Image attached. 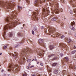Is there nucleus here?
<instances>
[{
    "instance_id": "774afa93",
    "label": "nucleus",
    "mask_w": 76,
    "mask_h": 76,
    "mask_svg": "<svg viewBox=\"0 0 76 76\" xmlns=\"http://www.w3.org/2000/svg\"><path fill=\"white\" fill-rule=\"evenodd\" d=\"M10 49H12V48H10Z\"/></svg>"
},
{
    "instance_id": "e433bc0d",
    "label": "nucleus",
    "mask_w": 76,
    "mask_h": 76,
    "mask_svg": "<svg viewBox=\"0 0 76 76\" xmlns=\"http://www.w3.org/2000/svg\"><path fill=\"white\" fill-rule=\"evenodd\" d=\"M18 35L19 36H20V33H18Z\"/></svg>"
},
{
    "instance_id": "bb28decb",
    "label": "nucleus",
    "mask_w": 76,
    "mask_h": 76,
    "mask_svg": "<svg viewBox=\"0 0 76 76\" xmlns=\"http://www.w3.org/2000/svg\"><path fill=\"white\" fill-rule=\"evenodd\" d=\"M12 33H10V37H12Z\"/></svg>"
},
{
    "instance_id": "f03ea898",
    "label": "nucleus",
    "mask_w": 76,
    "mask_h": 76,
    "mask_svg": "<svg viewBox=\"0 0 76 76\" xmlns=\"http://www.w3.org/2000/svg\"><path fill=\"white\" fill-rule=\"evenodd\" d=\"M23 62H24V61L20 60L18 61H17L16 64L15 65H13V64L10 62L9 67V71H13V69H14V68H15V69L14 72H18V71H19L20 67L18 66V64H22Z\"/></svg>"
},
{
    "instance_id": "37998d69",
    "label": "nucleus",
    "mask_w": 76,
    "mask_h": 76,
    "mask_svg": "<svg viewBox=\"0 0 76 76\" xmlns=\"http://www.w3.org/2000/svg\"><path fill=\"white\" fill-rule=\"evenodd\" d=\"M76 46H74V47H73V48H74V49H75V48H76Z\"/></svg>"
},
{
    "instance_id": "69168bd1",
    "label": "nucleus",
    "mask_w": 76,
    "mask_h": 76,
    "mask_svg": "<svg viewBox=\"0 0 76 76\" xmlns=\"http://www.w3.org/2000/svg\"><path fill=\"white\" fill-rule=\"evenodd\" d=\"M51 36H52V37H53V35H51Z\"/></svg>"
},
{
    "instance_id": "6ab92c4d",
    "label": "nucleus",
    "mask_w": 76,
    "mask_h": 76,
    "mask_svg": "<svg viewBox=\"0 0 76 76\" xmlns=\"http://www.w3.org/2000/svg\"><path fill=\"white\" fill-rule=\"evenodd\" d=\"M58 71L57 70H55L54 71V73L55 74H57Z\"/></svg>"
},
{
    "instance_id": "4d7b16f0",
    "label": "nucleus",
    "mask_w": 76,
    "mask_h": 76,
    "mask_svg": "<svg viewBox=\"0 0 76 76\" xmlns=\"http://www.w3.org/2000/svg\"><path fill=\"white\" fill-rule=\"evenodd\" d=\"M75 37H76V34H75Z\"/></svg>"
},
{
    "instance_id": "052dcab7",
    "label": "nucleus",
    "mask_w": 76,
    "mask_h": 76,
    "mask_svg": "<svg viewBox=\"0 0 76 76\" xmlns=\"http://www.w3.org/2000/svg\"><path fill=\"white\" fill-rule=\"evenodd\" d=\"M73 7H75V6L74 5H73Z\"/></svg>"
},
{
    "instance_id": "603ef678",
    "label": "nucleus",
    "mask_w": 76,
    "mask_h": 76,
    "mask_svg": "<svg viewBox=\"0 0 76 76\" xmlns=\"http://www.w3.org/2000/svg\"><path fill=\"white\" fill-rule=\"evenodd\" d=\"M3 71H4V70L3 69L2 70L1 72H3Z\"/></svg>"
},
{
    "instance_id": "338daca9",
    "label": "nucleus",
    "mask_w": 76,
    "mask_h": 76,
    "mask_svg": "<svg viewBox=\"0 0 76 76\" xmlns=\"http://www.w3.org/2000/svg\"><path fill=\"white\" fill-rule=\"evenodd\" d=\"M65 34H67V33H66Z\"/></svg>"
},
{
    "instance_id": "f704fd0d",
    "label": "nucleus",
    "mask_w": 76,
    "mask_h": 76,
    "mask_svg": "<svg viewBox=\"0 0 76 76\" xmlns=\"http://www.w3.org/2000/svg\"><path fill=\"white\" fill-rule=\"evenodd\" d=\"M60 56L61 57H63V54L62 53H61L60 54Z\"/></svg>"
},
{
    "instance_id": "393cba45",
    "label": "nucleus",
    "mask_w": 76,
    "mask_h": 76,
    "mask_svg": "<svg viewBox=\"0 0 76 76\" xmlns=\"http://www.w3.org/2000/svg\"><path fill=\"white\" fill-rule=\"evenodd\" d=\"M65 58L66 59V61H68L69 60V58H68L67 57H66Z\"/></svg>"
},
{
    "instance_id": "20e7f679",
    "label": "nucleus",
    "mask_w": 76,
    "mask_h": 76,
    "mask_svg": "<svg viewBox=\"0 0 76 76\" xmlns=\"http://www.w3.org/2000/svg\"><path fill=\"white\" fill-rule=\"evenodd\" d=\"M32 49H24L22 50L21 52V56H23V55H25L27 53H32Z\"/></svg>"
},
{
    "instance_id": "aec40b11",
    "label": "nucleus",
    "mask_w": 76,
    "mask_h": 76,
    "mask_svg": "<svg viewBox=\"0 0 76 76\" xmlns=\"http://www.w3.org/2000/svg\"><path fill=\"white\" fill-rule=\"evenodd\" d=\"M57 64V63H53L52 64V66H56Z\"/></svg>"
},
{
    "instance_id": "13d9d810",
    "label": "nucleus",
    "mask_w": 76,
    "mask_h": 76,
    "mask_svg": "<svg viewBox=\"0 0 76 76\" xmlns=\"http://www.w3.org/2000/svg\"><path fill=\"white\" fill-rule=\"evenodd\" d=\"M34 59H33L32 61H34Z\"/></svg>"
},
{
    "instance_id": "a211bd4d",
    "label": "nucleus",
    "mask_w": 76,
    "mask_h": 76,
    "mask_svg": "<svg viewBox=\"0 0 76 76\" xmlns=\"http://www.w3.org/2000/svg\"><path fill=\"white\" fill-rule=\"evenodd\" d=\"M7 45H4V50H5V49H6V48H7Z\"/></svg>"
},
{
    "instance_id": "72a5a7b5",
    "label": "nucleus",
    "mask_w": 76,
    "mask_h": 76,
    "mask_svg": "<svg viewBox=\"0 0 76 76\" xmlns=\"http://www.w3.org/2000/svg\"><path fill=\"white\" fill-rule=\"evenodd\" d=\"M32 33L33 35H34V31L33 30L32 31Z\"/></svg>"
},
{
    "instance_id": "c756f323",
    "label": "nucleus",
    "mask_w": 76,
    "mask_h": 76,
    "mask_svg": "<svg viewBox=\"0 0 76 76\" xmlns=\"http://www.w3.org/2000/svg\"><path fill=\"white\" fill-rule=\"evenodd\" d=\"M18 9H22V7H20V6H18Z\"/></svg>"
},
{
    "instance_id": "a18cd8bd",
    "label": "nucleus",
    "mask_w": 76,
    "mask_h": 76,
    "mask_svg": "<svg viewBox=\"0 0 76 76\" xmlns=\"http://www.w3.org/2000/svg\"><path fill=\"white\" fill-rule=\"evenodd\" d=\"M32 76H35V75H31Z\"/></svg>"
},
{
    "instance_id": "09e8293b",
    "label": "nucleus",
    "mask_w": 76,
    "mask_h": 76,
    "mask_svg": "<svg viewBox=\"0 0 76 76\" xmlns=\"http://www.w3.org/2000/svg\"><path fill=\"white\" fill-rule=\"evenodd\" d=\"M1 54H2V53H0V56H1Z\"/></svg>"
},
{
    "instance_id": "cd10ccee",
    "label": "nucleus",
    "mask_w": 76,
    "mask_h": 76,
    "mask_svg": "<svg viewBox=\"0 0 76 76\" xmlns=\"http://www.w3.org/2000/svg\"><path fill=\"white\" fill-rule=\"evenodd\" d=\"M65 0H61V3H64V1Z\"/></svg>"
},
{
    "instance_id": "c9c22d12",
    "label": "nucleus",
    "mask_w": 76,
    "mask_h": 76,
    "mask_svg": "<svg viewBox=\"0 0 76 76\" xmlns=\"http://www.w3.org/2000/svg\"><path fill=\"white\" fill-rule=\"evenodd\" d=\"M23 76H27V75H26V74H25L23 75Z\"/></svg>"
},
{
    "instance_id": "ea45409f",
    "label": "nucleus",
    "mask_w": 76,
    "mask_h": 76,
    "mask_svg": "<svg viewBox=\"0 0 76 76\" xmlns=\"http://www.w3.org/2000/svg\"><path fill=\"white\" fill-rule=\"evenodd\" d=\"M44 27L43 26H41V29H44Z\"/></svg>"
},
{
    "instance_id": "6e6552de",
    "label": "nucleus",
    "mask_w": 76,
    "mask_h": 76,
    "mask_svg": "<svg viewBox=\"0 0 76 76\" xmlns=\"http://www.w3.org/2000/svg\"><path fill=\"white\" fill-rule=\"evenodd\" d=\"M43 12H44L43 14L45 15H49V10H45V8H43Z\"/></svg>"
},
{
    "instance_id": "9b49d317",
    "label": "nucleus",
    "mask_w": 76,
    "mask_h": 76,
    "mask_svg": "<svg viewBox=\"0 0 76 76\" xmlns=\"http://www.w3.org/2000/svg\"><path fill=\"white\" fill-rule=\"evenodd\" d=\"M39 43H40V45H42V44H43V40L42 39H40L39 40Z\"/></svg>"
},
{
    "instance_id": "c85d7f7f",
    "label": "nucleus",
    "mask_w": 76,
    "mask_h": 76,
    "mask_svg": "<svg viewBox=\"0 0 76 76\" xmlns=\"http://www.w3.org/2000/svg\"><path fill=\"white\" fill-rule=\"evenodd\" d=\"M31 59H28V60H27L28 63H29L30 62V61H31Z\"/></svg>"
},
{
    "instance_id": "680f3d73",
    "label": "nucleus",
    "mask_w": 76,
    "mask_h": 76,
    "mask_svg": "<svg viewBox=\"0 0 76 76\" xmlns=\"http://www.w3.org/2000/svg\"><path fill=\"white\" fill-rule=\"evenodd\" d=\"M30 42H32V41H30Z\"/></svg>"
},
{
    "instance_id": "2f4dec72",
    "label": "nucleus",
    "mask_w": 76,
    "mask_h": 76,
    "mask_svg": "<svg viewBox=\"0 0 76 76\" xmlns=\"http://www.w3.org/2000/svg\"><path fill=\"white\" fill-rule=\"evenodd\" d=\"M34 31H37V28H36V27H34Z\"/></svg>"
},
{
    "instance_id": "0eeeda50",
    "label": "nucleus",
    "mask_w": 76,
    "mask_h": 76,
    "mask_svg": "<svg viewBox=\"0 0 76 76\" xmlns=\"http://www.w3.org/2000/svg\"><path fill=\"white\" fill-rule=\"evenodd\" d=\"M35 4L36 5L40 6H42V4L41 2L40 1L38 0H36L35 2Z\"/></svg>"
},
{
    "instance_id": "4c0bfd02",
    "label": "nucleus",
    "mask_w": 76,
    "mask_h": 76,
    "mask_svg": "<svg viewBox=\"0 0 76 76\" xmlns=\"http://www.w3.org/2000/svg\"><path fill=\"white\" fill-rule=\"evenodd\" d=\"M40 65H41V66H43V64L42 63H41L40 64Z\"/></svg>"
},
{
    "instance_id": "2eb2a0df",
    "label": "nucleus",
    "mask_w": 76,
    "mask_h": 76,
    "mask_svg": "<svg viewBox=\"0 0 76 76\" xmlns=\"http://www.w3.org/2000/svg\"><path fill=\"white\" fill-rule=\"evenodd\" d=\"M56 20H57V19L56 17H54L52 19V21H53V22L56 21Z\"/></svg>"
},
{
    "instance_id": "0e129e2a",
    "label": "nucleus",
    "mask_w": 76,
    "mask_h": 76,
    "mask_svg": "<svg viewBox=\"0 0 76 76\" xmlns=\"http://www.w3.org/2000/svg\"><path fill=\"white\" fill-rule=\"evenodd\" d=\"M70 12H72V11H70Z\"/></svg>"
},
{
    "instance_id": "864d4df0",
    "label": "nucleus",
    "mask_w": 76,
    "mask_h": 76,
    "mask_svg": "<svg viewBox=\"0 0 76 76\" xmlns=\"http://www.w3.org/2000/svg\"><path fill=\"white\" fill-rule=\"evenodd\" d=\"M14 53L15 54H16V52H14Z\"/></svg>"
},
{
    "instance_id": "3c124183",
    "label": "nucleus",
    "mask_w": 76,
    "mask_h": 76,
    "mask_svg": "<svg viewBox=\"0 0 76 76\" xmlns=\"http://www.w3.org/2000/svg\"><path fill=\"white\" fill-rule=\"evenodd\" d=\"M38 63H39V62H37V64H38Z\"/></svg>"
},
{
    "instance_id": "a19ab883",
    "label": "nucleus",
    "mask_w": 76,
    "mask_h": 76,
    "mask_svg": "<svg viewBox=\"0 0 76 76\" xmlns=\"http://www.w3.org/2000/svg\"><path fill=\"white\" fill-rule=\"evenodd\" d=\"M63 74H65V71H63Z\"/></svg>"
},
{
    "instance_id": "b1692460",
    "label": "nucleus",
    "mask_w": 76,
    "mask_h": 76,
    "mask_svg": "<svg viewBox=\"0 0 76 76\" xmlns=\"http://www.w3.org/2000/svg\"><path fill=\"white\" fill-rule=\"evenodd\" d=\"M71 68L72 69H73V66L72 65H71L69 66V69H71Z\"/></svg>"
},
{
    "instance_id": "a878e982",
    "label": "nucleus",
    "mask_w": 76,
    "mask_h": 76,
    "mask_svg": "<svg viewBox=\"0 0 76 76\" xmlns=\"http://www.w3.org/2000/svg\"><path fill=\"white\" fill-rule=\"evenodd\" d=\"M26 1L28 3V4H29L30 2H29V0H26Z\"/></svg>"
},
{
    "instance_id": "ddd939ff",
    "label": "nucleus",
    "mask_w": 76,
    "mask_h": 76,
    "mask_svg": "<svg viewBox=\"0 0 76 76\" xmlns=\"http://www.w3.org/2000/svg\"><path fill=\"white\" fill-rule=\"evenodd\" d=\"M12 56L14 57V58H18V55H17V54H13V53H12Z\"/></svg>"
},
{
    "instance_id": "8fccbe9b",
    "label": "nucleus",
    "mask_w": 76,
    "mask_h": 76,
    "mask_svg": "<svg viewBox=\"0 0 76 76\" xmlns=\"http://www.w3.org/2000/svg\"><path fill=\"white\" fill-rule=\"evenodd\" d=\"M29 66H30V65H31V64H30V63H29Z\"/></svg>"
},
{
    "instance_id": "79ce46f5",
    "label": "nucleus",
    "mask_w": 76,
    "mask_h": 76,
    "mask_svg": "<svg viewBox=\"0 0 76 76\" xmlns=\"http://www.w3.org/2000/svg\"><path fill=\"white\" fill-rule=\"evenodd\" d=\"M26 68L27 69H29V68L28 66H27Z\"/></svg>"
},
{
    "instance_id": "6e6d98bb",
    "label": "nucleus",
    "mask_w": 76,
    "mask_h": 76,
    "mask_svg": "<svg viewBox=\"0 0 76 76\" xmlns=\"http://www.w3.org/2000/svg\"><path fill=\"white\" fill-rule=\"evenodd\" d=\"M23 60H24H24H25V58H24Z\"/></svg>"
},
{
    "instance_id": "4468645a",
    "label": "nucleus",
    "mask_w": 76,
    "mask_h": 76,
    "mask_svg": "<svg viewBox=\"0 0 76 76\" xmlns=\"http://www.w3.org/2000/svg\"><path fill=\"white\" fill-rule=\"evenodd\" d=\"M55 56V54H51L48 56V57L49 58H50V57H53V56Z\"/></svg>"
},
{
    "instance_id": "5701e85b",
    "label": "nucleus",
    "mask_w": 76,
    "mask_h": 76,
    "mask_svg": "<svg viewBox=\"0 0 76 76\" xmlns=\"http://www.w3.org/2000/svg\"><path fill=\"white\" fill-rule=\"evenodd\" d=\"M76 50H74L73 51H72V52H71V54H75V53H76Z\"/></svg>"
},
{
    "instance_id": "39448f33",
    "label": "nucleus",
    "mask_w": 76,
    "mask_h": 76,
    "mask_svg": "<svg viewBox=\"0 0 76 76\" xmlns=\"http://www.w3.org/2000/svg\"><path fill=\"white\" fill-rule=\"evenodd\" d=\"M39 12V11L37 10L36 12H34L33 13L34 15H33V17L35 20H38V18L37 16L38 15V14Z\"/></svg>"
},
{
    "instance_id": "dca6fc26",
    "label": "nucleus",
    "mask_w": 76,
    "mask_h": 76,
    "mask_svg": "<svg viewBox=\"0 0 76 76\" xmlns=\"http://www.w3.org/2000/svg\"><path fill=\"white\" fill-rule=\"evenodd\" d=\"M54 46L50 45V50H53V49H54Z\"/></svg>"
},
{
    "instance_id": "7ed1b4c3",
    "label": "nucleus",
    "mask_w": 76,
    "mask_h": 76,
    "mask_svg": "<svg viewBox=\"0 0 76 76\" xmlns=\"http://www.w3.org/2000/svg\"><path fill=\"white\" fill-rule=\"evenodd\" d=\"M0 4L2 7L7 8L8 9H13V5H12L10 2H5L3 1L0 2Z\"/></svg>"
},
{
    "instance_id": "423d86ee",
    "label": "nucleus",
    "mask_w": 76,
    "mask_h": 76,
    "mask_svg": "<svg viewBox=\"0 0 76 76\" xmlns=\"http://www.w3.org/2000/svg\"><path fill=\"white\" fill-rule=\"evenodd\" d=\"M48 31L50 33L49 34V35L51 34L55 31V28H50L49 27L47 28Z\"/></svg>"
},
{
    "instance_id": "7c9ffc66",
    "label": "nucleus",
    "mask_w": 76,
    "mask_h": 76,
    "mask_svg": "<svg viewBox=\"0 0 76 76\" xmlns=\"http://www.w3.org/2000/svg\"><path fill=\"white\" fill-rule=\"evenodd\" d=\"M61 26H64V23H62L61 24Z\"/></svg>"
},
{
    "instance_id": "5fc2aeb1",
    "label": "nucleus",
    "mask_w": 76,
    "mask_h": 76,
    "mask_svg": "<svg viewBox=\"0 0 76 76\" xmlns=\"http://www.w3.org/2000/svg\"><path fill=\"white\" fill-rule=\"evenodd\" d=\"M8 76H10V75L9 74V75H8Z\"/></svg>"
},
{
    "instance_id": "1a4fd4ad",
    "label": "nucleus",
    "mask_w": 76,
    "mask_h": 76,
    "mask_svg": "<svg viewBox=\"0 0 76 76\" xmlns=\"http://www.w3.org/2000/svg\"><path fill=\"white\" fill-rule=\"evenodd\" d=\"M75 24V23L74 21L72 22L71 23V26H69V27L70 28H71V29L72 30H75V28H74V27L73 26V25H74Z\"/></svg>"
},
{
    "instance_id": "412c9836",
    "label": "nucleus",
    "mask_w": 76,
    "mask_h": 76,
    "mask_svg": "<svg viewBox=\"0 0 76 76\" xmlns=\"http://www.w3.org/2000/svg\"><path fill=\"white\" fill-rule=\"evenodd\" d=\"M57 58V57H55L54 58H53V59H52V60H53V61H54V60H56Z\"/></svg>"
},
{
    "instance_id": "de8ad7c7",
    "label": "nucleus",
    "mask_w": 76,
    "mask_h": 76,
    "mask_svg": "<svg viewBox=\"0 0 76 76\" xmlns=\"http://www.w3.org/2000/svg\"><path fill=\"white\" fill-rule=\"evenodd\" d=\"M37 76H41V75L40 74H39Z\"/></svg>"
},
{
    "instance_id": "49530a36",
    "label": "nucleus",
    "mask_w": 76,
    "mask_h": 76,
    "mask_svg": "<svg viewBox=\"0 0 76 76\" xmlns=\"http://www.w3.org/2000/svg\"><path fill=\"white\" fill-rule=\"evenodd\" d=\"M35 61H37V58H35Z\"/></svg>"
},
{
    "instance_id": "bf43d9fd",
    "label": "nucleus",
    "mask_w": 76,
    "mask_h": 76,
    "mask_svg": "<svg viewBox=\"0 0 76 76\" xmlns=\"http://www.w3.org/2000/svg\"><path fill=\"white\" fill-rule=\"evenodd\" d=\"M24 25H25V24H23V26H24Z\"/></svg>"
},
{
    "instance_id": "4be33fe9",
    "label": "nucleus",
    "mask_w": 76,
    "mask_h": 76,
    "mask_svg": "<svg viewBox=\"0 0 76 76\" xmlns=\"http://www.w3.org/2000/svg\"><path fill=\"white\" fill-rule=\"evenodd\" d=\"M42 52H42V53L40 52L39 53V54H44V51L43 50L42 51Z\"/></svg>"
},
{
    "instance_id": "f257e3e1",
    "label": "nucleus",
    "mask_w": 76,
    "mask_h": 76,
    "mask_svg": "<svg viewBox=\"0 0 76 76\" xmlns=\"http://www.w3.org/2000/svg\"><path fill=\"white\" fill-rule=\"evenodd\" d=\"M16 12L15 11H13L12 12V16L10 17H7L5 19V20L7 22H8V24H7L6 26H5L4 28V34L3 35L4 37L6 36V33L7 30H9L10 28L15 26V24L18 23V20L17 19H15V20H13V21L10 22L11 20H13V18H15L16 17Z\"/></svg>"
},
{
    "instance_id": "9d476101",
    "label": "nucleus",
    "mask_w": 76,
    "mask_h": 76,
    "mask_svg": "<svg viewBox=\"0 0 76 76\" xmlns=\"http://www.w3.org/2000/svg\"><path fill=\"white\" fill-rule=\"evenodd\" d=\"M59 45L60 47H62V48H64L67 47V46L64 43H60L59 44Z\"/></svg>"
},
{
    "instance_id": "e2e57ef3",
    "label": "nucleus",
    "mask_w": 76,
    "mask_h": 76,
    "mask_svg": "<svg viewBox=\"0 0 76 76\" xmlns=\"http://www.w3.org/2000/svg\"><path fill=\"white\" fill-rule=\"evenodd\" d=\"M22 29H23V27L22 28Z\"/></svg>"
},
{
    "instance_id": "f3484780",
    "label": "nucleus",
    "mask_w": 76,
    "mask_h": 76,
    "mask_svg": "<svg viewBox=\"0 0 76 76\" xmlns=\"http://www.w3.org/2000/svg\"><path fill=\"white\" fill-rule=\"evenodd\" d=\"M60 35V34L58 33H57L55 34H54V35H56V37H59V36Z\"/></svg>"
},
{
    "instance_id": "473e14b6",
    "label": "nucleus",
    "mask_w": 76,
    "mask_h": 76,
    "mask_svg": "<svg viewBox=\"0 0 76 76\" xmlns=\"http://www.w3.org/2000/svg\"><path fill=\"white\" fill-rule=\"evenodd\" d=\"M64 35H62L61 38V39H63V38H64Z\"/></svg>"
},
{
    "instance_id": "58836bf2",
    "label": "nucleus",
    "mask_w": 76,
    "mask_h": 76,
    "mask_svg": "<svg viewBox=\"0 0 76 76\" xmlns=\"http://www.w3.org/2000/svg\"><path fill=\"white\" fill-rule=\"evenodd\" d=\"M18 47H19V46L18 45H17L16 46H15V48H18Z\"/></svg>"
},
{
    "instance_id": "f8f14e48",
    "label": "nucleus",
    "mask_w": 76,
    "mask_h": 76,
    "mask_svg": "<svg viewBox=\"0 0 76 76\" xmlns=\"http://www.w3.org/2000/svg\"><path fill=\"white\" fill-rule=\"evenodd\" d=\"M66 39V41H67V42L68 43H69V42H70L72 41L69 37H68V38Z\"/></svg>"
},
{
    "instance_id": "c03bdc74",
    "label": "nucleus",
    "mask_w": 76,
    "mask_h": 76,
    "mask_svg": "<svg viewBox=\"0 0 76 76\" xmlns=\"http://www.w3.org/2000/svg\"><path fill=\"white\" fill-rule=\"evenodd\" d=\"M34 67V66H31V67H30V68H31L32 67Z\"/></svg>"
}]
</instances>
